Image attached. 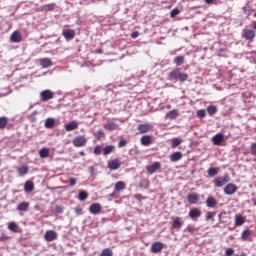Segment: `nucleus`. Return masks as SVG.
<instances>
[{
    "label": "nucleus",
    "instance_id": "38",
    "mask_svg": "<svg viewBox=\"0 0 256 256\" xmlns=\"http://www.w3.org/2000/svg\"><path fill=\"white\" fill-rule=\"evenodd\" d=\"M173 63L175 65H183V63H185V56H177L176 58H174Z\"/></svg>",
    "mask_w": 256,
    "mask_h": 256
},
{
    "label": "nucleus",
    "instance_id": "4",
    "mask_svg": "<svg viewBox=\"0 0 256 256\" xmlns=\"http://www.w3.org/2000/svg\"><path fill=\"white\" fill-rule=\"evenodd\" d=\"M165 247V244L163 242H154L152 243L150 247L151 253H161Z\"/></svg>",
    "mask_w": 256,
    "mask_h": 256
},
{
    "label": "nucleus",
    "instance_id": "59",
    "mask_svg": "<svg viewBox=\"0 0 256 256\" xmlns=\"http://www.w3.org/2000/svg\"><path fill=\"white\" fill-rule=\"evenodd\" d=\"M187 231H189V233H193V227H191V225L187 226Z\"/></svg>",
    "mask_w": 256,
    "mask_h": 256
},
{
    "label": "nucleus",
    "instance_id": "10",
    "mask_svg": "<svg viewBox=\"0 0 256 256\" xmlns=\"http://www.w3.org/2000/svg\"><path fill=\"white\" fill-rule=\"evenodd\" d=\"M242 37H244V39H247L248 41L255 39V30L244 29L242 31Z\"/></svg>",
    "mask_w": 256,
    "mask_h": 256
},
{
    "label": "nucleus",
    "instance_id": "28",
    "mask_svg": "<svg viewBox=\"0 0 256 256\" xmlns=\"http://www.w3.org/2000/svg\"><path fill=\"white\" fill-rule=\"evenodd\" d=\"M177 117H179V111L177 109H173L166 114L167 119H177Z\"/></svg>",
    "mask_w": 256,
    "mask_h": 256
},
{
    "label": "nucleus",
    "instance_id": "48",
    "mask_svg": "<svg viewBox=\"0 0 256 256\" xmlns=\"http://www.w3.org/2000/svg\"><path fill=\"white\" fill-rule=\"evenodd\" d=\"M226 256H233L235 255V250L233 248H227L225 251Z\"/></svg>",
    "mask_w": 256,
    "mask_h": 256
},
{
    "label": "nucleus",
    "instance_id": "35",
    "mask_svg": "<svg viewBox=\"0 0 256 256\" xmlns=\"http://www.w3.org/2000/svg\"><path fill=\"white\" fill-rule=\"evenodd\" d=\"M125 187H126L125 182L118 181V182H116L114 189H115V191H123V190H125Z\"/></svg>",
    "mask_w": 256,
    "mask_h": 256
},
{
    "label": "nucleus",
    "instance_id": "13",
    "mask_svg": "<svg viewBox=\"0 0 256 256\" xmlns=\"http://www.w3.org/2000/svg\"><path fill=\"white\" fill-rule=\"evenodd\" d=\"M187 201L190 203V205H197V203H199V194L189 193L187 195Z\"/></svg>",
    "mask_w": 256,
    "mask_h": 256
},
{
    "label": "nucleus",
    "instance_id": "30",
    "mask_svg": "<svg viewBox=\"0 0 256 256\" xmlns=\"http://www.w3.org/2000/svg\"><path fill=\"white\" fill-rule=\"evenodd\" d=\"M29 173V166H21L18 168V175L20 177H25Z\"/></svg>",
    "mask_w": 256,
    "mask_h": 256
},
{
    "label": "nucleus",
    "instance_id": "14",
    "mask_svg": "<svg viewBox=\"0 0 256 256\" xmlns=\"http://www.w3.org/2000/svg\"><path fill=\"white\" fill-rule=\"evenodd\" d=\"M10 41L11 43H21V41H23V36H21V32L14 31L11 34Z\"/></svg>",
    "mask_w": 256,
    "mask_h": 256
},
{
    "label": "nucleus",
    "instance_id": "21",
    "mask_svg": "<svg viewBox=\"0 0 256 256\" xmlns=\"http://www.w3.org/2000/svg\"><path fill=\"white\" fill-rule=\"evenodd\" d=\"M243 13L246 15V19H249V17H251V14L253 13V11H255V9H253L251 7V5L246 4L243 8H242Z\"/></svg>",
    "mask_w": 256,
    "mask_h": 256
},
{
    "label": "nucleus",
    "instance_id": "24",
    "mask_svg": "<svg viewBox=\"0 0 256 256\" xmlns=\"http://www.w3.org/2000/svg\"><path fill=\"white\" fill-rule=\"evenodd\" d=\"M206 206L209 207V209L217 207V199L214 197H208L206 200Z\"/></svg>",
    "mask_w": 256,
    "mask_h": 256
},
{
    "label": "nucleus",
    "instance_id": "20",
    "mask_svg": "<svg viewBox=\"0 0 256 256\" xmlns=\"http://www.w3.org/2000/svg\"><path fill=\"white\" fill-rule=\"evenodd\" d=\"M181 159H183V153L177 151L174 152L170 155V161H172V163H175L177 161H181Z\"/></svg>",
    "mask_w": 256,
    "mask_h": 256
},
{
    "label": "nucleus",
    "instance_id": "57",
    "mask_svg": "<svg viewBox=\"0 0 256 256\" xmlns=\"http://www.w3.org/2000/svg\"><path fill=\"white\" fill-rule=\"evenodd\" d=\"M48 9L49 11H53V9H55V4H49Z\"/></svg>",
    "mask_w": 256,
    "mask_h": 256
},
{
    "label": "nucleus",
    "instance_id": "52",
    "mask_svg": "<svg viewBox=\"0 0 256 256\" xmlns=\"http://www.w3.org/2000/svg\"><path fill=\"white\" fill-rule=\"evenodd\" d=\"M250 153L251 155H256V142L251 145Z\"/></svg>",
    "mask_w": 256,
    "mask_h": 256
},
{
    "label": "nucleus",
    "instance_id": "27",
    "mask_svg": "<svg viewBox=\"0 0 256 256\" xmlns=\"http://www.w3.org/2000/svg\"><path fill=\"white\" fill-rule=\"evenodd\" d=\"M44 126L46 129H53V127H55V118H47Z\"/></svg>",
    "mask_w": 256,
    "mask_h": 256
},
{
    "label": "nucleus",
    "instance_id": "64",
    "mask_svg": "<svg viewBox=\"0 0 256 256\" xmlns=\"http://www.w3.org/2000/svg\"><path fill=\"white\" fill-rule=\"evenodd\" d=\"M254 29H255V31H256V22H254Z\"/></svg>",
    "mask_w": 256,
    "mask_h": 256
},
{
    "label": "nucleus",
    "instance_id": "36",
    "mask_svg": "<svg viewBox=\"0 0 256 256\" xmlns=\"http://www.w3.org/2000/svg\"><path fill=\"white\" fill-rule=\"evenodd\" d=\"M7 123H9V118L7 116L0 117V129H5L7 127Z\"/></svg>",
    "mask_w": 256,
    "mask_h": 256
},
{
    "label": "nucleus",
    "instance_id": "11",
    "mask_svg": "<svg viewBox=\"0 0 256 256\" xmlns=\"http://www.w3.org/2000/svg\"><path fill=\"white\" fill-rule=\"evenodd\" d=\"M121 167V161L119 159H113L108 162V169L111 171H117Z\"/></svg>",
    "mask_w": 256,
    "mask_h": 256
},
{
    "label": "nucleus",
    "instance_id": "43",
    "mask_svg": "<svg viewBox=\"0 0 256 256\" xmlns=\"http://www.w3.org/2000/svg\"><path fill=\"white\" fill-rule=\"evenodd\" d=\"M93 153H94V155H101V153H103V146L102 145H97L94 148Z\"/></svg>",
    "mask_w": 256,
    "mask_h": 256
},
{
    "label": "nucleus",
    "instance_id": "6",
    "mask_svg": "<svg viewBox=\"0 0 256 256\" xmlns=\"http://www.w3.org/2000/svg\"><path fill=\"white\" fill-rule=\"evenodd\" d=\"M151 129H153V126L149 123L139 124L137 127V131L140 133V135L149 133Z\"/></svg>",
    "mask_w": 256,
    "mask_h": 256
},
{
    "label": "nucleus",
    "instance_id": "3",
    "mask_svg": "<svg viewBox=\"0 0 256 256\" xmlns=\"http://www.w3.org/2000/svg\"><path fill=\"white\" fill-rule=\"evenodd\" d=\"M229 175L220 176L214 180L215 187H223L226 183H229Z\"/></svg>",
    "mask_w": 256,
    "mask_h": 256
},
{
    "label": "nucleus",
    "instance_id": "42",
    "mask_svg": "<svg viewBox=\"0 0 256 256\" xmlns=\"http://www.w3.org/2000/svg\"><path fill=\"white\" fill-rule=\"evenodd\" d=\"M100 256H113V250L110 248H105L102 250Z\"/></svg>",
    "mask_w": 256,
    "mask_h": 256
},
{
    "label": "nucleus",
    "instance_id": "45",
    "mask_svg": "<svg viewBox=\"0 0 256 256\" xmlns=\"http://www.w3.org/2000/svg\"><path fill=\"white\" fill-rule=\"evenodd\" d=\"M40 65H52L51 58H43L40 60Z\"/></svg>",
    "mask_w": 256,
    "mask_h": 256
},
{
    "label": "nucleus",
    "instance_id": "5",
    "mask_svg": "<svg viewBox=\"0 0 256 256\" xmlns=\"http://www.w3.org/2000/svg\"><path fill=\"white\" fill-rule=\"evenodd\" d=\"M74 147H85L87 145V138L85 136H77L72 141Z\"/></svg>",
    "mask_w": 256,
    "mask_h": 256
},
{
    "label": "nucleus",
    "instance_id": "22",
    "mask_svg": "<svg viewBox=\"0 0 256 256\" xmlns=\"http://www.w3.org/2000/svg\"><path fill=\"white\" fill-rule=\"evenodd\" d=\"M102 153L104 157H107V155H111V153H115V146L113 145H107L102 149Z\"/></svg>",
    "mask_w": 256,
    "mask_h": 256
},
{
    "label": "nucleus",
    "instance_id": "44",
    "mask_svg": "<svg viewBox=\"0 0 256 256\" xmlns=\"http://www.w3.org/2000/svg\"><path fill=\"white\" fill-rule=\"evenodd\" d=\"M207 116V113L205 112V109H200L197 111V117L199 119H204V117Z\"/></svg>",
    "mask_w": 256,
    "mask_h": 256
},
{
    "label": "nucleus",
    "instance_id": "19",
    "mask_svg": "<svg viewBox=\"0 0 256 256\" xmlns=\"http://www.w3.org/2000/svg\"><path fill=\"white\" fill-rule=\"evenodd\" d=\"M188 215H189L190 219H197V218L201 217L202 212H201V210H199V208H194L189 211Z\"/></svg>",
    "mask_w": 256,
    "mask_h": 256
},
{
    "label": "nucleus",
    "instance_id": "37",
    "mask_svg": "<svg viewBox=\"0 0 256 256\" xmlns=\"http://www.w3.org/2000/svg\"><path fill=\"white\" fill-rule=\"evenodd\" d=\"M8 229L10 231H13V233H17L18 229H19V225H17V223H15V222H9L8 223Z\"/></svg>",
    "mask_w": 256,
    "mask_h": 256
},
{
    "label": "nucleus",
    "instance_id": "8",
    "mask_svg": "<svg viewBox=\"0 0 256 256\" xmlns=\"http://www.w3.org/2000/svg\"><path fill=\"white\" fill-rule=\"evenodd\" d=\"M237 185L234 183L227 184L224 188V193L226 195H234V193H237Z\"/></svg>",
    "mask_w": 256,
    "mask_h": 256
},
{
    "label": "nucleus",
    "instance_id": "26",
    "mask_svg": "<svg viewBox=\"0 0 256 256\" xmlns=\"http://www.w3.org/2000/svg\"><path fill=\"white\" fill-rule=\"evenodd\" d=\"M246 219L242 215L235 216V227H241L245 223Z\"/></svg>",
    "mask_w": 256,
    "mask_h": 256
},
{
    "label": "nucleus",
    "instance_id": "32",
    "mask_svg": "<svg viewBox=\"0 0 256 256\" xmlns=\"http://www.w3.org/2000/svg\"><path fill=\"white\" fill-rule=\"evenodd\" d=\"M183 143V139L181 138H173L171 139V147L172 149H176V147H179Z\"/></svg>",
    "mask_w": 256,
    "mask_h": 256
},
{
    "label": "nucleus",
    "instance_id": "46",
    "mask_svg": "<svg viewBox=\"0 0 256 256\" xmlns=\"http://www.w3.org/2000/svg\"><path fill=\"white\" fill-rule=\"evenodd\" d=\"M215 215H217V212H207L206 213V221H211V219L215 218Z\"/></svg>",
    "mask_w": 256,
    "mask_h": 256
},
{
    "label": "nucleus",
    "instance_id": "40",
    "mask_svg": "<svg viewBox=\"0 0 256 256\" xmlns=\"http://www.w3.org/2000/svg\"><path fill=\"white\" fill-rule=\"evenodd\" d=\"M89 197V194L86 191H80L78 195V199L80 201H85Z\"/></svg>",
    "mask_w": 256,
    "mask_h": 256
},
{
    "label": "nucleus",
    "instance_id": "23",
    "mask_svg": "<svg viewBox=\"0 0 256 256\" xmlns=\"http://www.w3.org/2000/svg\"><path fill=\"white\" fill-rule=\"evenodd\" d=\"M34 189H35V184L31 180H28L25 182L24 191L26 193H31V191H33Z\"/></svg>",
    "mask_w": 256,
    "mask_h": 256
},
{
    "label": "nucleus",
    "instance_id": "61",
    "mask_svg": "<svg viewBox=\"0 0 256 256\" xmlns=\"http://www.w3.org/2000/svg\"><path fill=\"white\" fill-rule=\"evenodd\" d=\"M98 135L103 136L105 135V132H103V130H98Z\"/></svg>",
    "mask_w": 256,
    "mask_h": 256
},
{
    "label": "nucleus",
    "instance_id": "47",
    "mask_svg": "<svg viewBox=\"0 0 256 256\" xmlns=\"http://www.w3.org/2000/svg\"><path fill=\"white\" fill-rule=\"evenodd\" d=\"M179 13H181V10H179L178 8H174L172 9V11L170 12V17H177V15H179Z\"/></svg>",
    "mask_w": 256,
    "mask_h": 256
},
{
    "label": "nucleus",
    "instance_id": "50",
    "mask_svg": "<svg viewBox=\"0 0 256 256\" xmlns=\"http://www.w3.org/2000/svg\"><path fill=\"white\" fill-rule=\"evenodd\" d=\"M134 199H136L137 201H145V196H143L142 194H135Z\"/></svg>",
    "mask_w": 256,
    "mask_h": 256
},
{
    "label": "nucleus",
    "instance_id": "31",
    "mask_svg": "<svg viewBox=\"0 0 256 256\" xmlns=\"http://www.w3.org/2000/svg\"><path fill=\"white\" fill-rule=\"evenodd\" d=\"M49 153V148H42L39 150V155L41 159H47V157H49Z\"/></svg>",
    "mask_w": 256,
    "mask_h": 256
},
{
    "label": "nucleus",
    "instance_id": "29",
    "mask_svg": "<svg viewBox=\"0 0 256 256\" xmlns=\"http://www.w3.org/2000/svg\"><path fill=\"white\" fill-rule=\"evenodd\" d=\"M104 129H106L107 131H115V129H117V124L115 122L108 121L104 125Z\"/></svg>",
    "mask_w": 256,
    "mask_h": 256
},
{
    "label": "nucleus",
    "instance_id": "60",
    "mask_svg": "<svg viewBox=\"0 0 256 256\" xmlns=\"http://www.w3.org/2000/svg\"><path fill=\"white\" fill-rule=\"evenodd\" d=\"M214 1L215 0H205V3H207V5H213Z\"/></svg>",
    "mask_w": 256,
    "mask_h": 256
},
{
    "label": "nucleus",
    "instance_id": "15",
    "mask_svg": "<svg viewBox=\"0 0 256 256\" xmlns=\"http://www.w3.org/2000/svg\"><path fill=\"white\" fill-rule=\"evenodd\" d=\"M173 222L171 223L172 229H181L183 227V220H181V217L177 216L172 218Z\"/></svg>",
    "mask_w": 256,
    "mask_h": 256
},
{
    "label": "nucleus",
    "instance_id": "17",
    "mask_svg": "<svg viewBox=\"0 0 256 256\" xmlns=\"http://www.w3.org/2000/svg\"><path fill=\"white\" fill-rule=\"evenodd\" d=\"M224 139H225V136L222 133H218L212 137V143L213 145L219 146L221 145V142L224 141Z\"/></svg>",
    "mask_w": 256,
    "mask_h": 256
},
{
    "label": "nucleus",
    "instance_id": "34",
    "mask_svg": "<svg viewBox=\"0 0 256 256\" xmlns=\"http://www.w3.org/2000/svg\"><path fill=\"white\" fill-rule=\"evenodd\" d=\"M209 177H215L219 175V168L211 167L207 171Z\"/></svg>",
    "mask_w": 256,
    "mask_h": 256
},
{
    "label": "nucleus",
    "instance_id": "33",
    "mask_svg": "<svg viewBox=\"0 0 256 256\" xmlns=\"http://www.w3.org/2000/svg\"><path fill=\"white\" fill-rule=\"evenodd\" d=\"M17 211H29V202H21L18 204Z\"/></svg>",
    "mask_w": 256,
    "mask_h": 256
},
{
    "label": "nucleus",
    "instance_id": "18",
    "mask_svg": "<svg viewBox=\"0 0 256 256\" xmlns=\"http://www.w3.org/2000/svg\"><path fill=\"white\" fill-rule=\"evenodd\" d=\"M101 204L99 203H93L90 207H89V211L90 213H92V215H98V213H101Z\"/></svg>",
    "mask_w": 256,
    "mask_h": 256
},
{
    "label": "nucleus",
    "instance_id": "54",
    "mask_svg": "<svg viewBox=\"0 0 256 256\" xmlns=\"http://www.w3.org/2000/svg\"><path fill=\"white\" fill-rule=\"evenodd\" d=\"M7 239H9V236H7V234H2L0 236V241H7Z\"/></svg>",
    "mask_w": 256,
    "mask_h": 256
},
{
    "label": "nucleus",
    "instance_id": "25",
    "mask_svg": "<svg viewBox=\"0 0 256 256\" xmlns=\"http://www.w3.org/2000/svg\"><path fill=\"white\" fill-rule=\"evenodd\" d=\"M79 123L72 121L65 125L66 131H75V129H78Z\"/></svg>",
    "mask_w": 256,
    "mask_h": 256
},
{
    "label": "nucleus",
    "instance_id": "55",
    "mask_svg": "<svg viewBox=\"0 0 256 256\" xmlns=\"http://www.w3.org/2000/svg\"><path fill=\"white\" fill-rule=\"evenodd\" d=\"M94 53H96V55H101L103 54V49L102 48H97Z\"/></svg>",
    "mask_w": 256,
    "mask_h": 256
},
{
    "label": "nucleus",
    "instance_id": "53",
    "mask_svg": "<svg viewBox=\"0 0 256 256\" xmlns=\"http://www.w3.org/2000/svg\"><path fill=\"white\" fill-rule=\"evenodd\" d=\"M69 185H70V187H75V185H77V179L70 178L69 179Z\"/></svg>",
    "mask_w": 256,
    "mask_h": 256
},
{
    "label": "nucleus",
    "instance_id": "2",
    "mask_svg": "<svg viewBox=\"0 0 256 256\" xmlns=\"http://www.w3.org/2000/svg\"><path fill=\"white\" fill-rule=\"evenodd\" d=\"M55 97V93L51 90H44L40 93V101L44 103L45 101H51Z\"/></svg>",
    "mask_w": 256,
    "mask_h": 256
},
{
    "label": "nucleus",
    "instance_id": "51",
    "mask_svg": "<svg viewBox=\"0 0 256 256\" xmlns=\"http://www.w3.org/2000/svg\"><path fill=\"white\" fill-rule=\"evenodd\" d=\"M126 146H127V140L121 139V140L118 142V147H119V148L126 147Z\"/></svg>",
    "mask_w": 256,
    "mask_h": 256
},
{
    "label": "nucleus",
    "instance_id": "1",
    "mask_svg": "<svg viewBox=\"0 0 256 256\" xmlns=\"http://www.w3.org/2000/svg\"><path fill=\"white\" fill-rule=\"evenodd\" d=\"M169 78L171 79V81H181L183 83L187 81V79H189V75L183 73L181 69L176 68L170 72Z\"/></svg>",
    "mask_w": 256,
    "mask_h": 256
},
{
    "label": "nucleus",
    "instance_id": "12",
    "mask_svg": "<svg viewBox=\"0 0 256 256\" xmlns=\"http://www.w3.org/2000/svg\"><path fill=\"white\" fill-rule=\"evenodd\" d=\"M140 143L144 147H149V145H153V137L149 135H144L140 138Z\"/></svg>",
    "mask_w": 256,
    "mask_h": 256
},
{
    "label": "nucleus",
    "instance_id": "9",
    "mask_svg": "<svg viewBox=\"0 0 256 256\" xmlns=\"http://www.w3.org/2000/svg\"><path fill=\"white\" fill-rule=\"evenodd\" d=\"M62 35L64 39H66L67 41H73V39H75V30L73 29L63 30Z\"/></svg>",
    "mask_w": 256,
    "mask_h": 256
},
{
    "label": "nucleus",
    "instance_id": "16",
    "mask_svg": "<svg viewBox=\"0 0 256 256\" xmlns=\"http://www.w3.org/2000/svg\"><path fill=\"white\" fill-rule=\"evenodd\" d=\"M148 173L153 175V173H156L158 169H161V163L160 162H154L152 165H149L146 167Z\"/></svg>",
    "mask_w": 256,
    "mask_h": 256
},
{
    "label": "nucleus",
    "instance_id": "58",
    "mask_svg": "<svg viewBox=\"0 0 256 256\" xmlns=\"http://www.w3.org/2000/svg\"><path fill=\"white\" fill-rule=\"evenodd\" d=\"M34 209H35L36 211H42L41 205H35V206H34Z\"/></svg>",
    "mask_w": 256,
    "mask_h": 256
},
{
    "label": "nucleus",
    "instance_id": "39",
    "mask_svg": "<svg viewBox=\"0 0 256 256\" xmlns=\"http://www.w3.org/2000/svg\"><path fill=\"white\" fill-rule=\"evenodd\" d=\"M207 113L213 117V115H215V113H217V106H208L207 107Z\"/></svg>",
    "mask_w": 256,
    "mask_h": 256
},
{
    "label": "nucleus",
    "instance_id": "56",
    "mask_svg": "<svg viewBox=\"0 0 256 256\" xmlns=\"http://www.w3.org/2000/svg\"><path fill=\"white\" fill-rule=\"evenodd\" d=\"M131 37H132V39H137V37H139V33L137 31H135L131 34Z\"/></svg>",
    "mask_w": 256,
    "mask_h": 256
},
{
    "label": "nucleus",
    "instance_id": "7",
    "mask_svg": "<svg viewBox=\"0 0 256 256\" xmlns=\"http://www.w3.org/2000/svg\"><path fill=\"white\" fill-rule=\"evenodd\" d=\"M59 237L56 231L54 230H47L46 233L44 234V239L45 241H55Z\"/></svg>",
    "mask_w": 256,
    "mask_h": 256
},
{
    "label": "nucleus",
    "instance_id": "49",
    "mask_svg": "<svg viewBox=\"0 0 256 256\" xmlns=\"http://www.w3.org/2000/svg\"><path fill=\"white\" fill-rule=\"evenodd\" d=\"M63 211H65V208H63V206L57 205L55 207V213H58L59 215H61V213H63Z\"/></svg>",
    "mask_w": 256,
    "mask_h": 256
},
{
    "label": "nucleus",
    "instance_id": "63",
    "mask_svg": "<svg viewBox=\"0 0 256 256\" xmlns=\"http://www.w3.org/2000/svg\"><path fill=\"white\" fill-rule=\"evenodd\" d=\"M81 24H82L81 20L76 21V25H81Z\"/></svg>",
    "mask_w": 256,
    "mask_h": 256
},
{
    "label": "nucleus",
    "instance_id": "41",
    "mask_svg": "<svg viewBox=\"0 0 256 256\" xmlns=\"http://www.w3.org/2000/svg\"><path fill=\"white\" fill-rule=\"evenodd\" d=\"M243 241H247V239H249V237H251V230L247 229V230H244L242 232V235H241Z\"/></svg>",
    "mask_w": 256,
    "mask_h": 256
},
{
    "label": "nucleus",
    "instance_id": "62",
    "mask_svg": "<svg viewBox=\"0 0 256 256\" xmlns=\"http://www.w3.org/2000/svg\"><path fill=\"white\" fill-rule=\"evenodd\" d=\"M79 155H81V157H85V153L83 151L79 152Z\"/></svg>",
    "mask_w": 256,
    "mask_h": 256
}]
</instances>
